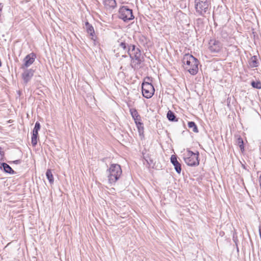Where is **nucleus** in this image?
I'll list each match as a JSON object with an SVG mask.
<instances>
[{
	"label": "nucleus",
	"instance_id": "1",
	"mask_svg": "<svg viewBox=\"0 0 261 261\" xmlns=\"http://www.w3.org/2000/svg\"><path fill=\"white\" fill-rule=\"evenodd\" d=\"M130 60V66L134 70H137L141 67V64L144 61V56L139 47L133 44L127 53Z\"/></svg>",
	"mask_w": 261,
	"mask_h": 261
},
{
	"label": "nucleus",
	"instance_id": "29",
	"mask_svg": "<svg viewBox=\"0 0 261 261\" xmlns=\"http://www.w3.org/2000/svg\"><path fill=\"white\" fill-rule=\"evenodd\" d=\"M13 162H14V163L17 164L20 163V161L18 160L14 161Z\"/></svg>",
	"mask_w": 261,
	"mask_h": 261
},
{
	"label": "nucleus",
	"instance_id": "21",
	"mask_svg": "<svg viewBox=\"0 0 261 261\" xmlns=\"http://www.w3.org/2000/svg\"><path fill=\"white\" fill-rule=\"evenodd\" d=\"M236 144L239 146L241 151H243L244 150L243 140L240 136H238L237 138Z\"/></svg>",
	"mask_w": 261,
	"mask_h": 261
},
{
	"label": "nucleus",
	"instance_id": "8",
	"mask_svg": "<svg viewBox=\"0 0 261 261\" xmlns=\"http://www.w3.org/2000/svg\"><path fill=\"white\" fill-rule=\"evenodd\" d=\"M142 93L144 97L150 98L154 94V87L151 83L144 82L142 84Z\"/></svg>",
	"mask_w": 261,
	"mask_h": 261
},
{
	"label": "nucleus",
	"instance_id": "4",
	"mask_svg": "<svg viewBox=\"0 0 261 261\" xmlns=\"http://www.w3.org/2000/svg\"><path fill=\"white\" fill-rule=\"evenodd\" d=\"M107 171L108 180L111 184H115L119 179L122 174L121 167L117 164H111Z\"/></svg>",
	"mask_w": 261,
	"mask_h": 261
},
{
	"label": "nucleus",
	"instance_id": "14",
	"mask_svg": "<svg viewBox=\"0 0 261 261\" xmlns=\"http://www.w3.org/2000/svg\"><path fill=\"white\" fill-rule=\"evenodd\" d=\"M85 28L87 33L89 34L91 36V39H94L93 37L95 34V32L93 26L87 21L85 23Z\"/></svg>",
	"mask_w": 261,
	"mask_h": 261
},
{
	"label": "nucleus",
	"instance_id": "11",
	"mask_svg": "<svg viewBox=\"0 0 261 261\" xmlns=\"http://www.w3.org/2000/svg\"><path fill=\"white\" fill-rule=\"evenodd\" d=\"M34 70L32 69H25L22 74L24 83L27 84L34 75Z\"/></svg>",
	"mask_w": 261,
	"mask_h": 261
},
{
	"label": "nucleus",
	"instance_id": "5",
	"mask_svg": "<svg viewBox=\"0 0 261 261\" xmlns=\"http://www.w3.org/2000/svg\"><path fill=\"white\" fill-rule=\"evenodd\" d=\"M199 152L194 153L192 151L187 150V154H185L184 160L186 164L189 166H197L199 164L198 160Z\"/></svg>",
	"mask_w": 261,
	"mask_h": 261
},
{
	"label": "nucleus",
	"instance_id": "27",
	"mask_svg": "<svg viewBox=\"0 0 261 261\" xmlns=\"http://www.w3.org/2000/svg\"><path fill=\"white\" fill-rule=\"evenodd\" d=\"M128 56H129L127 54H126L124 53L123 55H121L122 58H128Z\"/></svg>",
	"mask_w": 261,
	"mask_h": 261
},
{
	"label": "nucleus",
	"instance_id": "17",
	"mask_svg": "<svg viewBox=\"0 0 261 261\" xmlns=\"http://www.w3.org/2000/svg\"><path fill=\"white\" fill-rule=\"evenodd\" d=\"M167 118L170 121H177V119L176 118L175 114L171 110H169L168 111Z\"/></svg>",
	"mask_w": 261,
	"mask_h": 261
},
{
	"label": "nucleus",
	"instance_id": "7",
	"mask_svg": "<svg viewBox=\"0 0 261 261\" xmlns=\"http://www.w3.org/2000/svg\"><path fill=\"white\" fill-rule=\"evenodd\" d=\"M119 18L124 22H128L134 19L133 10L127 6H122L119 10Z\"/></svg>",
	"mask_w": 261,
	"mask_h": 261
},
{
	"label": "nucleus",
	"instance_id": "25",
	"mask_svg": "<svg viewBox=\"0 0 261 261\" xmlns=\"http://www.w3.org/2000/svg\"><path fill=\"white\" fill-rule=\"evenodd\" d=\"M40 127H41V125H40V123L38 121H37L35 123V127L33 130V133L38 134V131L40 129Z\"/></svg>",
	"mask_w": 261,
	"mask_h": 261
},
{
	"label": "nucleus",
	"instance_id": "31",
	"mask_svg": "<svg viewBox=\"0 0 261 261\" xmlns=\"http://www.w3.org/2000/svg\"><path fill=\"white\" fill-rule=\"evenodd\" d=\"M242 166H243V168L245 169V166L244 165H242Z\"/></svg>",
	"mask_w": 261,
	"mask_h": 261
},
{
	"label": "nucleus",
	"instance_id": "19",
	"mask_svg": "<svg viewBox=\"0 0 261 261\" xmlns=\"http://www.w3.org/2000/svg\"><path fill=\"white\" fill-rule=\"evenodd\" d=\"M249 65L251 67H256L258 66V62L256 56H254L251 57L249 61Z\"/></svg>",
	"mask_w": 261,
	"mask_h": 261
},
{
	"label": "nucleus",
	"instance_id": "23",
	"mask_svg": "<svg viewBox=\"0 0 261 261\" xmlns=\"http://www.w3.org/2000/svg\"><path fill=\"white\" fill-rule=\"evenodd\" d=\"M38 134L34 133H32L31 143L33 146H35L37 145L38 142Z\"/></svg>",
	"mask_w": 261,
	"mask_h": 261
},
{
	"label": "nucleus",
	"instance_id": "28",
	"mask_svg": "<svg viewBox=\"0 0 261 261\" xmlns=\"http://www.w3.org/2000/svg\"><path fill=\"white\" fill-rule=\"evenodd\" d=\"M5 164V163L1 162L0 161V169H2L3 168V167L4 165V164Z\"/></svg>",
	"mask_w": 261,
	"mask_h": 261
},
{
	"label": "nucleus",
	"instance_id": "22",
	"mask_svg": "<svg viewBox=\"0 0 261 261\" xmlns=\"http://www.w3.org/2000/svg\"><path fill=\"white\" fill-rule=\"evenodd\" d=\"M188 127L189 128H192V130L194 132V133H198V129L197 128V126L196 124V123L193 122V121H189L188 122Z\"/></svg>",
	"mask_w": 261,
	"mask_h": 261
},
{
	"label": "nucleus",
	"instance_id": "24",
	"mask_svg": "<svg viewBox=\"0 0 261 261\" xmlns=\"http://www.w3.org/2000/svg\"><path fill=\"white\" fill-rule=\"evenodd\" d=\"M251 86L252 87L257 89H261V82L259 81H252L251 83Z\"/></svg>",
	"mask_w": 261,
	"mask_h": 261
},
{
	"label": "nucleus",
	"instance_id": "26",
	"mask_svg": "<svg viewBox=\"0 0 261 261\" xmlns=\"http://www.w3.org/2000/svg\"><path fill=\"white\" fill-rule=\"evenodd\" d=\"M148 158H149L148 155H147V156H145L143 154V159L145 161V162H146L148 165L150 166L152 163V160L150 159H148Z\"/></svg>",
	"mask_w": 261,
	"mask_h": 261
},
{
	"label": "nucleus",
	"instance_id": "30",
	"mask_svg": "<svg viewBox=\"0 0 261 261\" xmlns=\"http://www.w3.org/2000/svg\"><path fill=\"white\" fill-rule=\"evenodd\" d=\"M201 19H200V18H198V19H197V21H201Z\"/></svg>",
	"mask_w": 261,
	"mask_h": 261
},
{
	"label": "nucleus",
	"instance_id": "13",
	"mask_svg": "<svg viewBox=\"0 0 261 261\" xmlns=\"http://www.w3.org/2000/svg\"><path fill=\"white\" fill-rule=\"evenodd\" d=\"M129 112L135 121V123L141 122V116L138 114L136 109L133 108L130 109Z\"/></svg>",
	"mask_w": 261,
	"mask_h": 261
},
{
	"label": "nucleus",
	"instance_id": "15",
	"mask_svg": "<svg viewBox=\"0 0 261 261\" xmlns=\"http://www.w3.org/2000/svg\"><path fill=\"white\" fill-rule=\"evenodd\" d=\"M104 5L108 8L114 9L116 7V2L115 0H105Z\"/></svg>",
	"mask_w": 261,
	"mask_h": 261
},
{
	"label": "nucleus",
	"instance_id": "6",
	"mask_svg": "<svg viewBox=\"0 0 261 261\" xmlns=\"http://www.w3.org/2000/svg\"><path fill=\"white\" fill-rule=\"evenodd\" d=\"M210 5L209 0H195L196 12L200 16H204L208 9Z\"/></svg>",
	"mask_w": 261,
	"mask_h": 261
},
{
	"label": "nucleus",
	"instance_id": "18",
	"mask_svg": "<svg viewBox=\"0 0 261 261\" xmlns=\"http://www.w3.org/2000/svg\"><path fill=\"white\" fill-rule=\"evenodd\" d=\"M4 166L2 169H3L4 172L6 173H8L9 174H14L15 171L12 169V168L7 163L4 164Z\"/></svg>",
	"mask_w": 261,
	"mask_h": 261
},
{
	"label": "nucleus",
	"instance_id": "10",
	"mask_svg": "<svg viewBox=\"0 0 261 261\" xmlns=\"http://www.w3.org/2000/svg\"><path fill=\"white\" fill-rule=\"evenodd\" d=\"M36 56L35 54L32 53L27 56L23 59L24 63L21 66V68L25 69L31 66L35 61Z\"/></svg>",
	"mask_w": 261,
	"mask_h": 261
},
{
	"label": "nucleus",
	"instance_id": "20",
	"mask_svg": "<svg viewBox=\"0 0 261 261\" xmlns=\"http://www.w3.org/2000/svg\"><path fill=\"white\" fill-rule=\"evenodd\" d=\"M46 176L50 184H53L54 181L53 175L50 169H47L46 172Z\"/></svg>",
	"mask_w": 261,
	"mask_h": 261
},
{
	"label": "nucleus",
	"instance_id": "16",
	"mask_svg": "<svg viewBox=\"0 0 261 261\" xmlns=\"http://www.w3.org/2000/svg\"><path fill=\"white\" fill-rule=\"evenodd\" d=\"M140 136L142 139L144 138V126L141 122L136 123Z\"/></svg>",
	"mask_w": 261,
	"mask_h": 261
},
{
	"label": "nucleus",
	"instance_id": "2",
	"mask_svg": "<svg viewBox=\"0 0 261 261\" xmlns=\"http://www.w3.org/2000/svg\"><path fill=\"white\" fill-rule=\"evenodd\" d=\"M182 61L185 68L191 74L195 75L197 73L198 61L196 58L191 55L186 54L184 56Z\"/></svg>",
	"mask_w": 261,
	"mask_h": 261
},
{
	"label": "nucleus",
	"instance_id": "9",
	"mask_svg": "<svg viewBox=\"0 0 261 261\" xmlns=\"http://www.w3.org/2000/svg\"><path fill=\"white\" fill-rule=\"evenodd\" d=\"M222 48V44L218 40L211 39L208 43V49L211 53H218Z\"/></svg>",
	"mask_w": 261,
	"mask_h": 261
},
{
	"label": "nucleus",
	"instance_id": "12",
	"mask_svg": "<svg viewBox=\"0 0 261 261\" xmlns=\"http://www.w3.org/2000/svg\"><path fill=\"white\" fill-rule=\"evenodd\" d=\"M170 161L174 166L176 172L180 174L181 171V164L177 161L176 155L174 154L172 155L170 158Z\"/></svg>",
	"mask_w": 261,
	"mask_h": 261
},
{
	"label": "nucleus",
	"instance_id": "3",
	"mask_svg": "<svg viewBox=\"0 0 261 261\" xmlns=\"http://www.w3.org/2000/svg\"><path fill=\"white\" fill-rule=\"evenodd\" d=\"M129 40L130 39L128 38L125 39L122 38L117 40L115 45L116 48L114 50V52L115 53V56L117 57H120L121 54L123 53L127 54L128 50H129L133 45L130 43Z\"/></svg>",
	"mask_w": 261,
	"mask_h": 261
}]
</instances>
